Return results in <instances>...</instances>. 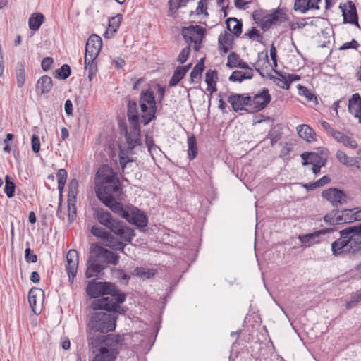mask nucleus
<instances>
[{
	"mask_svg": "<svg viewBox=\"0 0 361 361\" xmlns=\"http://www.w3.org/2000/svg\"><path fill=\"white\" fill-rule=\"evenodd\" d=\"M86 290L90 298H96L100 295H108L94 300L92 303L93 310H104L119 313L123 312L120 304L124 302L126 295L119 293L114 284L107 282H92L89 283Z\"/></svg>",
	"mask_w": 361,
	"mask_h": 361,
	"instance_id": "nucleus-1",
	"label": "nucleus"
},
{
	"mask_svg": "<svg viewBox=\"0 0 361 361\" xmlns=\"http://www.w3.org/2000/svg\"><path fill=\"white\" fill-rule=\"evenodd\" d=\"M361 250V235L350 226L340 231V238L331 244L334 255L355 254Z\"/></svg>",
	"mask_w": 361,
	"mask_h": 361,
	"instance_id": "nucleus-2",
	"label": "nucleus"
},
{
	"mask_svg": "<svg viewBox=\"0 0 361 361\" xmlns=\"http://www.w3.org/2000/svg\"><path fill=\"white\" fill-rule=\"evenodd\" d=\"M120 181L113 169L108 165L99 168L95 177V193L102 196L109 192H119Z\"/></svg>",
	"mask_w": 361,
	"mask_h": 361,
	"instance_id": "nucleus-3",
	"label": "nucleus"
},
{
	"mask_svg": "<svg viewBox=\"0 0 361 361\" xmlns=\"http://www.w3.org/2000/svg\"><path fill=\"white\" fill-rule=\"evenodd\" d=\"M94 216L98 221L118 235L121 240L130 243L135 235L133 231L123 223L114 219L109 212L103 209H96Z\"/></svg>",
	"mask_w": 361,
	"mask_h": 361,
	"instance_id": "nucleus-4",
	"label": "nucleus"
},
{
	"mask_svg": "<svg viewBox=\"0 0 361 361\" xmlns=\"http://www.w3.org/2000/svg\"><path fill=\"white\" fill-rule=\"evenodd\" d=\"M253 18L262 30H267L272 25L286 22L288 20V16L283 8H278L271 13H267L261 11H255Z\"/></svg>",
	"mask_w": 361,
	"mask_h": 361,
	"instance_id": "nucleus-5",
	"label": "nucleus"
},
{
	"mask_svg": "<svg viewBox=\"0 0 361 361\" xmlns=\"http://www.w3.org/2000/svg\"><path fill=\"white\" fill-rule=\"evenodd\" d=\"M139 105L142 113V122L147 125L155 117L157 111L156 102L152 89L142 90L139 99Z\"/></svg>",
	"mask_w": 361,
	"mask_h": 361,
	"instance_id": "nucleus-6",
	"label": "nucleus"
},
{
	"mask_svg": "<svg viewBox=\"0 0 361 361\" xmlns=\"http://www.w3.org/2000/svg\"><path fill=\"white\" fill-rule=\"evenodd\" d=\"M88 325L94 331L101 333L111 331L116 327V317L104 312H94L92 314Z\"/></svg>",
	"mask_w": 361,
	"mask_h": 361,
	"instance_id": "nucleus-7",
	"label": "nucleus"
},
{
	"mask_svg": "<svg viewBox=\"0 0 361 361\" xmlns=\"http://www.w3.org/2000/svg\"><path fill=\"white\" fill-rule=\"evenodd\" d=\"M119 343L117 338L109 336L99 348L93 361H114L118 353Z\"/></svg>",
	"mask_w": 361,
	"mask_h": 361,
	"instance_id": "nucleus-8",
	"label": "nucleus"
},
{
	"mask_svg": "<svg viewBox=\"0 0 361 361\" xmlns=\"http://www.w3.org/2000/svg\"><path fill=\"white\" fill-rule=\"evenodd\" d=\"M205 29L200 25H190L182 29V35L188 43H192L195 51H199L204 35Z\"/></svg>",
	"mask_w": 361,
	"mask_h": 361,
	"instance_id": "nucleus-9",
	"label": "nucleus"
},
{
	"mask_svg": "<svg viewBox=\"0 0 361 361\" xmlns=\"http://www.w3.org/2000/svg\"><path fill=\"white\" fill-rule=\"evenodd\" d=\"M271 95L267 88L259 90L253 96H250V113L258 112L267 107L271 101Z\"/></svg>",
	"mask_w": 361,
	"mask_h": 361,
	"instance_id": "nucleus-10",
	"label": "nucleus"
},
{
	"mask_svg": "<svg viewBox=\"0 0 361 361\" xmlns=\"http://www.w3.org/2000/svg\"><path fill=\"white\" fill-rule=\"evenodd\" d=\"M78 181L73 178L69 182L68 193V216L70 221L76 216V200L78 195Z\"/></svg>",
	"mask_w": 361,
	"mask_h": 361,
	"instance_id": "nucleus-11",
	"label": "nucleus"
},
{
	"mask_svg": "<svg viewBox=\"0 0 361 361\" xmlns=\"http://www.w3.org/2000/svg\"><path fill=\"white\" fill-rule=\"evenodd\" d=\"M102 46L101 37L97 35H92L86 42L85 58L90 61H95Z\"/></svg>",
	"mask_w": 361,
	"mask_h": 361,
	"instance_id": "nucleus-12",
	"label": "nucleus"
},
{
	"mask_svg": "<svg viewBox=\"0 0 361 361\" xmlns=\"http://www.w3.org/2000/svg\"><path fill=\"white\" fill-rule=\"evenodd\" d=\"M228 103L235 111L244 110L250 113V96L248 94H231L228 98Z\"/></svg>",
	"mask_w": 361,
	"mask_h": 361,
	"instance_id": "nucleus-13",
	"label": "nucleus"
},
{
	"mask_svg": "<svg viewBox=\"0 0 361 361\" xmlns=\"http://www.w3.org/2000/svg\"><path fill=\"white\" fill-rule=\"evenodd\" d=\"M91 252L101 261L103 259L106 264L116 265L118 262V255L115 254L97 244L92 245Z\"/></svg>",
	"mask_w": 361,
	"mask_h": 361,
	"instance_id": "nucleus-14",
	"label": "nucleus"
},
{
	"mask_svg": "<svg viewBox=\"0 0 361 361\" xmlns=\"http://www.w3.org/2000/svg\"><path fill=\"white\" fill-rule=\"evenodd\" d=\"M119 192H109L97 197L112 212L118 214L121 216L125 218L127 211L123 209L122 204L116 201V196Z\"/></svg>",
	"mask_w": 361,
	"mask_h": 361,
	"instance_id": "nucleus-15",
	"label": "nucleus"
},
{
	"mask_svg": "<svg viewBox=\"0 0 361 361\" xmlns=\"http://www.w3.org/2000/svg\"><path fill=\"white\" fill-rule=\"evenodd\" d=\"M322 195L334 207H338L347 202L346 195L337 188H329L323 191Z\"/></svg>",
	"mask_w": 361,
	"mask_h": 361,
	"instance_id": "nucleus-16",
	"label": "nucleus"
},
{
	"mask_svg": "<svg viewBox=\"0 0 361 361\" xmlns=\"http://www.w3.org/2000/svg\"><path fill=\"white\" fill-rule=\"evenodd\" d=\"M44 291L38 288H32L28 294L29 304L35 314H40L44 302Z\"/></svg>",
	"mask_w": 361,
	"mask_h": 361,
	"instance_id": "nucleus-17",
	"label": "nucleus"
},
{
	"mask_svg": "<svg viewBox=\"0 0 361 361\" xmlns=\"http://www.w3.org/2000/svg\"><path fill=\"white\" fill-rule=\"evenodd\" d=\"M104 268L105 264L93 254L87 262L85 276L87 278H98L99 274Z\"/></svg>",
	"mask_w": 361,
	"mask_h": 361,
	"instance_id": "nucleus-18",
	"label": "nucleus"
},
{
	"mask_svg": "<svg viewBox=\"0 0 361 361\" xmlns=\"http://www.w3.org/2000/svg\"><path fill=\"white\" fill-rule=\"evenodd\" d=\"M300 157L303 160L302 165L304 166L308 164L325 165L327 160V154L324 151L319 152H305Z\"/></svg>",
	"mask_w": 361,
	"mask_h": 361,
	"instance_id": "nucleus-19",
	"label": "nucleus"
},
{
	"mask_svg": "<svg viewBox=\"0 0 361 361\" xmlns=\"http://www.w3.org/2000/svg\"><path fill=\"white\" fill-rule=\"evenodd\" d=\"M67 265L66 271L69 277V281L73 283L75 276L77 274L78 267V254L75 250H70L66 255Z\"/></svg>",
	"mask_w": 361,
	"mask_h": 361,
	"instance_id": "nucleus-20",
	"label": "nucleus"
},
{
	"mask_svg": "<svg viewBox=\"0 0 361 361\" xmlns=\"http://www.w3.org/2000/svg\"><path fill=\"white\" fill-rule=\"evenodd\" d=\"M129 223L138 227H145L147 224V216L137 208H133L127 211L125 218Z\"/></svg>",
	"mask_w": 361,
	"mask_h": 361,
	"instance_id": "nucleus-21",
	"label": "nucleus"
},
{
	"mask_svg": "<svg viewBox=\"0 0 361 361\" xmlns=\"http://www.w3.org/2000/svg\"><path fill=\"white\" fill-rule=\"evenodd\" d=\"M126 137L130 150H132L136 146L141 145L140 124H130V130L126 131Z\"/></svg>",
	"mask_w": 361,
	"mask_h": 361,
	"instance_id": "nucleus-22",
	"label": "nucleus"
},
{
	"mask_svg": "<svg viewBox=\"0 0 361 361\" xmlns=\"http://www.w3.org/2000/svg\"><path fill=\"white\" fill-rule=\"evenodd\" d=\"M329 231V229H323L315 231L312 233L299 235L298 239L300 241L302 246L305 247H309L319 243L321 242V235L325 234Z\"/></svg>",
	"mask_w": 361,
	"mask_h": 361,
	"instance_id": "nucleus-23",
	"label": "nucleus"
},
{
	"mask_svg": "<svg viewBox=\"0 0 361 361\" xmlns=\"http://www.w3.org/2000/svg\"><path fill=\"white\" fill-rule=\"evenodd\" d=\"M339 7L342 11L344 23H350L358 25L357 10L355 4L352 1L348 2V8H346V6L341 5Z\"/></svg>",
	"mask_w": 361,
	"mask_h": 361,
	"instance_id": "nucleus-24",
	"label": "nucleus"
},
{
	"mask_svg": "<svg viewBox=\"0 0 361 361\" xmlns=\"http://www.w3.org/2000/svg\"><path fill=\"white\" fill-rule=\"evenodd\" d=\"M348 109L349 113L361 123V97L354 93L348 99Z\"/></svg>",
	"mask_w": 361,
	"mask_h": 361,
	"instance_id": "nucleus-25",
	"label": "nucleus"
},
{
	"mask_svg": "<svg viewBox=\"0 0 361 361\" xmlns=\"http://www.w3.org/2000/svg\"><path fill=\"white\" fill-rule=\"evenodd\" d=\"M322 0H295L294 10L301 13H306L310 10H318Z\"/></svg>",
	"mask_w": 361,
	"mask_h": 361,
	"instance_id": "nucleus-26",
	"label": "nucleus"
},
{
	"mask_svg": "<svg viewBox=\"0 0 361 361\" xmlns=\"http://www.w3.org/2000/svg\"><path fill=\"white\" fill-rule=\"evenodd\" d=\"M331 136L338 142H341L345 147L355 149L357 144L355 140L345 135L342 132L331 130Z\"/></svg>",
	"mask_w": 361,
	"mask_h": 361,
	"instance_id": "nucleus-27",
	"label": "nucleus"
},
{
	"mask_svg": "<svg viewBox=\"0 0 361 361\" xmlns=\"http://www.w3.org/2000/svg\"><path fill=\"white\" fill-rule=\"evenodd\" d=\"M233 41V37L231 33L224 32L220 34L218 39L219 49L224 54L227 53L231 48Z\"/></svg>",
	"mask_w": 361,
	"mask_h": 361,
	"instance_id": "nucleus-28",
	"label": "nucleus"
},
{
	"mask_svg": "<svg viewBox=\"0 0 361 361\" xmlns=\"http://www.w3.org/2000/svg\"><path fill=\"white\" fill-rule=\"evenodd\" d=\"M297 132L300 137L308 142H312L316 140V134L314 130L306 124L299 125L297 127Z\"/></svg>",
	"mask_w": 361,
	"mask_h": 361,
	"instance_id": "nucleus-29",
	"label": "nucleus"
},
{
	"mask_svg": "<svg viewBox=\"0 0 361 361\" xmlns=\"http://www.w3.org/2000/svg\"><path fill=\"white\" fill-rule=\"evenodd\" d=\"M122 18V15L118 14L109 19L108 27L104 35L105 38L109 39L114 36L121 25Z\"/></svg>",
	"mask_w": 361,
	"mask_h": 361,
	"instance_id": "nucleus-30",
	"label": "nucleus"
},
{
	"mask_svg": "<svg viewBox=\"0 0 361 361\" xmlns=\"http://www.w3.org/2000/svg\"><path fill=\"white\" fill-rule=\"evenodd\" d=\"M104 246L110 247L112 250H120L123 252L126 244L119 241L117 238L113 236L111 233H108L104 240L102 241Z\"/></svg>",
	"mask_w": 361,
	"mask_h": 361,
	"instance_id": "nucleus-31",
	"label": "nucleus"
},
{
	"mask_svg": "<svg viewBox=\"0 0 361 361\" xmlns=\"http://www.w3.org/2000/svg\"><path fill=\"white\" fill-rule=\"evenodd\" d=\"M53 87L52 80L48 75L42 76L37 81L36 90L40 94L49 92Z\"/></svg>",
	"mask_w": 361,
	"mask_h": 361,
	"instance_id": "nucleus-32",
	"label": "nucleus"
},
{
	"mask_svg": "<svg viewBox=\"0 0 361 361\" xmlns=\"http://www.w3.org/2000/svg\"><path fill=\"white\" fill-rule=\"evenodd\" d=\"M227 29L235 37L242 33V23L235 18H229L226 20Z\"/></svg>",
	"mask_w": 361,
	"mask_h": 361,
	"instance_id": "nucleus-33",
	"label": "nucleus"
},
{
	"mask_svg": "<svg viewBox=\"0 0 361 361\" xmlns=\"http://www.w3.org/2000/svg\"><path fill=\"white\" fill-rule=\"evenodd\" d=\"M252 77V70H249L248 71H235L230 75L229 80L240 82L245 79H251Z\"/></svg>",
	"mask_w": 361,
	"mask_h": 361,
	"instance_id": "nucleus-34",
	"label": "nucleus"
},
{
	"mask_svg": "<svg viewBox=\"0 0 361 361\" xmlns=\"http://www.w3.org/2000/svg\"><path fill=\"white\" fill-rule=\"evenodd\" d=\"M128 117L130 124L139 123L137 104L134 101H129L128 104Z\"/></svg>",
	"mask_w": 361,
	"mask_h": 361,
	"instance_id": "nucleus-35",
	"label": "nucleus"
},
{
	"mask_svg": "<svg viewBox=\"0 0 361 361\" xmlns=\"http://www.w3.org/2000/svg\"><path fill=\"white\" fill-rule=\"evenodd\" d=\"M336 157L340 163L347 166H355L357 163L355 158L348 157L342 150H338Z\"/></svg>",
	"mask_w": 361,
	"mask_h": 361,
	"instance_id": "nucleus-36",
	"label": "nucleus"
},
{
	"mask_svg": "<svg viewBox=\"0 0 361 361\" xmlns=\"http://www.w3.org/2000/svg\"><path fill=\"white\" fill-rule=\"evenodd\" d=\"M16 82L18 87H22L25 81V65L23 62H19L16 65Z\"/></svg>",
	"mask_w": 361,
	"mask_h": 361,
	"instance_id": "nucleus-37",
	"label": "nucleus"
},
{
	"mask_svg": "<svg viewBox=\"0 0 361 361\" xmlns=\"http://www.w3.org/2000/svg\"><path fill=\"white\" fill-rule=\"evenodd\" d=\"M337 213L340 224L353 222V209L337 211Z\"/></svg>",
	"mask_w": 361,
	"mask_h": 361,
	"instance_id": "nucleus-38",
	"label": "nucleus"
},
{
	"mask_svg": "<svg viewBox=\"0 0 361 361\" xmlns=\"http://www.w3.org/2000/svg\"><path fill=\"white\" fill-rule=\"evenodd\" d=\"M44 21L42 13H33L29 18V27L32 30H37Z\"/></svg>",
	"mask_w": 361,
	"mask_h": 361,
	"instance_id": "nucleus-39",
	"label": "nucleus"
},
{
	"mask_svg": "<svg viewBox=\"0 0 361 361\" xmlns=\"http://www.w3.org/2000/svg\"><path fill=\"white\" fill-rule=\"evenodd\" d=\"M16 185L13 180L8 175L5 177L4 192L8 198H11L15 194Z\"/></svg>",
	"mask_w": 361,
	"mask_h": 361,
	"instance_id": "nucleus-40",
	"label": "nucleus"
},
{
	"mask_svg": "<svg viewBox=\"0 0 361 361\" xmlns=\"http://www.w3.org/2000/svg\"><path fill=\"white\" fill-rule=\"evenodd\" d=\"M331 181V179L327 176H324L322 178L317 180L316 182L312 183L305 184L303 186L307 190H313L317 188H321L329 183Z\"/></svg>",
	"mask_w": 361,
	"mask_h": 361,
	"instance_id": "nucleus-41",
	"label": "nucleus"
},
{
	"mask_svg": "<svg viewBox=\"0 0 361 361\" xmlns=\"http://www.w3.org/2000/svg\"><path fill=\"white\" fill-rule=\"evenodd\" d=\"M188 157L190 159H193L197 154V145L195 137L192 135L188 139Z\"/></svg>",
	"mask_w": 361,
	"mask_h": 361,
	"instance_id": "nucleus-42",
	"label": "nucleus"
},
{
	"mask_svg": "<svg viewBox=\"0 0 361 361\" xmlns=\"http://www.w3.org/2000/svg\"><path fill=\"white\" fill-rule=\"evenodd\" d=\"M85 68L88 71V78L91 81L95 76L97 68L94 61H90L87 58H85Z\"/></svg>",
	"mask_w": 361,
	"mask_h": 361,
	"instance_id": "nucleus-43",
	"label": "nucleus"
},
{
	"mask_svg": "<svg viewBox=\"0 0 361 361\" xmlns=\"http://www.w3.org/2000/svg\"><path fill=\"white\" fill-rule=\"evenodd\" d=\"M203 71L204 63L202 61L197 63L190 73L191 81L192 82H197V80L200 78L201 74Z\"/></svg>",
	"mask_w": 361,
	"mask_h": 361,
	"instance_id": "nucleus-44",
	"label": "nucleus"
},
{
	"mask_svg": "<svg viewBox=\"0 0 361 361\" xmlns=\"http://www.w3.org/2000/svg\"><path fill=\"white\" fill-rule=\"evenodd\" d=\"M71 74V68L68 65L64 64L54 72V77L59 79L65 80Z\"/></svg>",
	"mask_w": 361,
	"mask_h": 361,
	"instance_id": "nucleus-45",
	"label": "nucleus"
},
{
	"mask_svg": "<svg viewBox=\"0 0 361 361\" xmlns=\"http://www.w3.org/2000/svg\"><path fill=\"white\" fill-rule=\"evenodd\" d=\"M135 274L142 279H150L154 276V269L145 268H136L134 270Z\"/></svg>",
	"mask_w": 361,
	"mask_h": 361,
	"instance_id": "nucleus-46",
	"label": "nucleus"
},
{
	"mask_svg": "<svg viewBox=\"0 0 361 361\" xmlns=\"http://www.w3.org/2000/svg\"><path fill=\"white\" fill-rule=\"evenodd\" d=\"M145 143L147 147H148L149 152L152 157L154 156V154H157L158 152H161L160 148L154 143V140L152 137L146 135Z\"/></svg>",
	"mask_w": 361,
	"mask_h": 361,
	"instance_id": "nucleus-47",
	"label": "nucleus"
},
{
	"mask_svg": "<svg viewBox=\"0 0 361 361\" xmlns=\"http://www.w3.org/2000/svg\"><path fill=\"white\" fill-rule=\"evenodd\" d=\"M184 75H184L183 70L180 71L177 68L169 82V85L170 87L176 86L182 80V78L184 77Z\"/></svg>",
	"mask_w": 361,
	"mask_h": 361,
	"instance_id": "nucleus-48",
	"label": "nucleus"
},
{
	"mask_svg": "<svg viewBox=\"0 0 361 361\" xmlns=\"http://www.w3.org/2000/svg\"><path fill=\"white\" fill-rule=\"evenodd\" d=\"M133 159L130 158L126 152H125L123 150L120 149L119 152V163L120 166L121 167L122 171L124 172L125 169L127 166V164L128 163L133 162Z\"/></svg>",
	"mask_w": 361,
	"mask_h": 361,
	"instance_id": "nucleus-49",
	"label": "nucleus"
},
{
	"mask_svg": "<svg viewBox=\"0 0 361 361\" xmlns=\"http://www.w3.org/2000/svg\"><path fill=\"white\" fill-rule=\"evenodd\" d=\"M298 94L300 96L305 97L307 101H312L313 99H317L314 95L312 93V92L308 90L307 87L302 86L301 85H298Z\"/></svg>",
	"mask_w": 361,
	"mask_h": 361,
	"instance_id": "nucleus-50",
	"label": "nucleus"
},
{
	"mask_svg": "<svg viewBox=\"0 0 361 361\" xmlns=\"http://www.w3.org/2000/svg\"><path fill=\"white\" fill-rule=\"evenodd\" d=\"M240 60L241 59L236 53L232 52L228 56L226 66L230 68H237Z\"/></svg>",
	"mask_w": 361,
	"mask_h": 361,
	"instance_id": "nucleus-51",
	"label": "nucleus"
},
{
	"mask_svg": "<svg viewBox=\"0 0 361 361\" xmlns=\"http://www.w3.org/2000/svg\"><path fill=\"white\" fill-rule=\"evenodd\" d=\"M91 233L93 235L99 238L102 241L106 235L109 233L104 228L97 226H93L91 228Z\"/></svg>",
	"mask_w": 361,
	"mask_h": 361,
	"instance_id": "nucleus-52",
	"label": "nucleus"
},
{
	"mask_svg": "<svg viewBox=\"0 0 361 361\" xmlns=\"http://www.w3.org/2000/svg\"><path fill=\"white\" fill-rule=\"evenodd\" d=\"M218 77H217V71L216 70H208L205 75V82L206 83L214 84L216 83Z\"/></svg>",
	"mask_w": 361,
	"mask_h": 361,
	"instance_id": "nucleus-53",
	"label": "nucleus"
},
{
	"mask_svg": "<svg viewBox=\"0 0 361 361\" xmlns=\"http://www.w3.org/2000/svg\"><path fill=\"white\" fill-rule=\"evenodd\" d=\"M324 220L325 222L331 225L340 224L337 211L334 213H330L324 216Z\"/></svg>",
	"mask_w": 361,
	"mask_h": 361,
	"instance_id": "nucleus-54",
	"label": "nucleus"
},
{
	"mask_svg": "<svg viewBox=\"0 0 361 361\" xmlns=\"http://www.w3.org/2000/svg\"><path fill=\"white\" fill-rule=\"evenodd\" d=\"M360 47V44L358 43V42L355 39H352L350 42H347L343 44V45L338 48V50L342 51L350 49L358 50Z\"/></svg>",
	"mask_w": 361,
	"mask_h": 361,
	"instance_id": "nucleus-55",
	"label": "nucleus"
},
{
	"mask_svg": "<svg viewBox=\"0 0 361 361\" xmlns=\"http://www.w3.org/2000/svg\"><path fill=\"white\" fill-rule=\"evenodd\" d=\"M276 85L283 89L288 90L290 87L289 80L287 79L286 75H280V77L277 78Z\"/></svg>",
	"mask_w": 361,
	"mask_h": 361,
	"instance_id": "nucleus-56",
	"label": "nucleus"
},
{
	"mask_svg": "<svg viewBox=\"0 0 361 361\" xmlns=\"http://www.w3.org/2000/svg\"><path fill=\"white\" fill-rule=\"evenodd\" d=\"M190 52V46L186 47L184 49H183L181 52L179 54V55L178 56V61L180 63H183L184 62H185L189 56Z\"/></svg>",
	"mask_w": 361,
	"mask_h": 361,
	"instance_id": "nucleus-57",
	"label": "nucleus"
},
{
	"mask_svg": "<svg viewBox=\"0 0 361 361\" xmlns=\"http://www.w3.org/2000/svg\"><path fill=\"white\" fill-rule=\"evenodd\" d=\"M361 301V293L353 295L350 300L347 302L345 307L347 309H351Z\"/></svg>",
	"mask_w": 361,
	"mask_h": 361,
	"instance_id": "nucleus-58",
	"label": "nucleus"
},
{
	"mask_svg": "<svg viewBox=\"0 0 361 361\" xmlns=\"http://www.w3.org/2000/svg\"><path fill=\"white\" fill-rule=\"evenodd\" d=\"M188 0H169V9L171 11L173 10H177L178 7L183 5V3H185Z\"/></svg>",
	"mask_w": 361,
	"mask_h": 361,
	"instance_id": "nucleus-59",
	"label": "nucleus"
},
{
	"mask_svg": "<svg viewBox=\"0 0 361 361\" xmlns=\"http://www.w3.org/2000/svg\"><path fill=\"white\" fill-rule=\"evenodd\" d=\"M25 252V258L27 262H37V255L35 254L32 253L30 248H26Z\"/></svg>",
	"mask_w": 361,
	"mask_h": 361,
	"instance_id": "nucleus-60",
	"label": "nucleus"
},
{
	"mask_svg": "<svg viewBox=\"0 0 361 361\" xmlns=\"http://www.w3.org/2000/svg\"><path fill=\"white\" fill-rule=\"evenodd\" d=\"M207 0H200L199 1V4H198V6L197 8V10H196V12H197V14L200 15V14H206L207 15Z\"/></svg>",
	"mask_w": 361,
	"mask_h": 361,
	"instance_id": "nucleus-61",
	"label": "nucleus"
},
{
	"mask_svg": "<svg viewBox=\"0 0 361 361\" xmlns=\"http://www.w3.org/2000/svg\"><path fill=\"white\" fill-rule=\"evenodd\" d=\"M32 149L35 153H37L40 149L39 138L35 135L32 137Z\"/></svg>",
	"mask_w": 361,
	"mask_h": 361,
	"instance_id": "nucleus-62",
	"label": "nucleus"
},
{
	"mask_svg": "<svg viewBox=\"0 0 361 361\" xmlns=\"http://www.w3.org/2000/svg\"><path fill=\"white\" fill-rule=\"evenodd\" d=\"M56 177H57L58 183H61V184H62V183H66V179H67L66 171L63 169H59L56 173Z\"/></svg>",
	"mask_w": 361,
	"mask_h": 361,
	"instance_id": "nucleus-63",
	"label": "nucleus"
},
{
	"mask_svg": "<svg viewBox=\"0 0 361 361\" xmlns=\"http://www.w3.org/2000/svg\"><path fill=\"white\" fill-rule=\"evenodd\" d=\"M53 63V59L51 57H46L42 61V68L44 71H47L51 68Z\"/></svg>",
	"mask_w": 361,
	"mask_h": 361,
	"instance_id": "nucleus-64",
	"label": "nucleus"
}]
</instances>
